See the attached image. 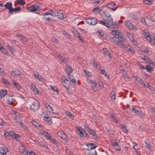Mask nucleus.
Returning a JSON list of instances; mask_svg holds the SVG:
<instances>
[{
	"mask_svg": "<svg viewBox=\"0 0 155 155\" xmlns=\"http://www.w3.org/2000/svg\"><path fill=\"white\" fill-rule=\"evenodd\" d=\"M112 34L113 37L111 39V41L115 45L119 46L125 41L123 35L119 31L115 30L112 31Z\"/></svg>",
	"mask_w": 155,
	"mask_h": 155,
	"instance_id": "1",
	"label": "nucleus"
},
{
	"mask_svg": "<svg viewBox=\"0 0 155 155\" xmlns=\"http://www.w3.org/2000/svg\"><path fill=\"white\" fill-rule=\"evenodd\" d=\"M28 101L30 103H32L30 108L31 110L34 112L37 111L40 107L39 102L36 100L35 98L31 97L28 99Z\"/></svg>",
	"mask_w": 155,
	"mask_h": 155,
	"instance_id": "2",
	"label": "nucleus"
},
{
	"mask_svg": "<svg viewBox=\"0 0 155 155\" xmlns=\"http://www.w3.org/2000/svg\"><path fill=\"white\" fill-rule=\"evenodd\" d=\"M4 135L5 136L9 135L12 137L14 138L17 141H19L21 140V137L19 135L16 134L14 132L11 130L8 133H5Z\"/></svg>",
	"mask_w": 155,
	"mask_h": 155,
	"instance_id": "3",
	"label": "nucleus"
},
{
	"mask_svg": "<svg viewBox=\"0 0 155 155\" xmlns=\"http://www.w3.org/2000/svg\"><path fill=\"white\" fill-rule=\"evenodd\" d=\"M39 9V6L34 5H32L28 7L27 8V10H29L30 12H35V13L37 14L39 13L38 11Z\"/></svg>",
	"mask_w": 155,
	"mask_h": 155,
	"instance_id": "4",
	"label": "nucleus"
},
{
	"mask_svg": "<svg viewBox=\"0 0 155 155\" xmlns=\"http://www.w3.org/2000/svg\"><path fill=\"white\" fill-rule=\"evenodd\" d=\"M86 21L89 25H94L98 22L97 19L95 18H88L86 19Z\"/></svg>",
	"mask_w": 155,
	"mask_h": 155,
	"instance_id": "5",
	"label": "nucleus"
},
{
	"mask_svg": "<svg viewBox=\"0 0 155 155\" xmlns=\"http://www.w3.org/2000/svg\"><path fill=\"white\" fill-rule=\"evenodd\" d=\"M61 79L63 80L62 82V85L67 89L70 86V84H71L70 81L68 79H66L64 76L62 77Z\"/></svg>",
	"mask_w": 155,
	"mask_h": 155,
	"instance_id": "6",
	"label": "nucleus"
},
{
	"mask_svg": "<svg viewBox=\"0 0 155 155\" xmlns=\"http://www.w3.org/2000/svg\"><path fill=\"white\" fill-rule=\"evenodd\" d=\"M103 17L104 18V20L109 21L110 22H113V18L110 15H108L105 12H103Z\"/></svg>",
	"mask_w": 155,
	"mask_h": 155,
	"instance_id": "7",
	"label": "nucleus"
},
{
	"mask_svg": "<svg viewBox=\"0 0 155 155\" xmlns=\"http://www.w3.org/2000/svg\"><path fill=\"white\" fill-rule=\"evenodd\" d=\"M80 132V137H87L88 138H89V135L86 133V131L83 128H81L78 129Z\"/></svg>",
	"mask_w": 155,
	"mask_h": 155,
	"instance_id": "8",
	"label": "nucleus"
},
{
	"mask_svg": "<svg viewBox=\"0 0 155 155\" xmlns=\"http://www.w3.org/2000/svg\"><path fill=\"white\" fill-rule=\"evenodd\" d=\"M106 7L114 11L116 10L117 8V6L116 5L115 3L113 2L107 4L106 5Z\"/></svg>",
	"mask_w": 155,
	"mask_h": 155,
	"instance_id": "9",
	"label": "nucleus"
},
{
	"mask_svg": "<svg viewBox=\"0 0 155 155\" xmlns=\"http://www.w3.org/2000/svg\"><path fill=\"white\" fill-rule=\"evenodd\" d=\"M124 43H122V44H120L119 46H121L122 48H123L124 50L127 51H132V49L131 47L129 45H127L124 44Z\"/></svg>",
	"mask_w": 155,
	"mask_h": 155,
	"instance_id": "10",
	"label": "nucleus"
},
{
	"mask_svg": "<svg viewBox=\"0 0 155 155\" xmlns=\"http://www.w3.org/2000/svg\"><path fill=\"white\" fill-rule=\"evenodd\" d=\"M21 9V8L20 6L18 7L15 8H12L11 9H10V11H8V14H12L14 12H16L19 11Z\"/></svg>",
	"mask_w": 155,
	"mask_h": 155,
	"instance_id": "11",
	"label": "nucleus"
},
{
	"mask_svg": "<svg viewBox=\"0 0 155 155\" xmlns=\"http://www.w3.org/2000/svg\"><path fill=\"white\" fill-rule=\"evenodd\" d=\"M98 22L99 23L102 24L103 25L106 26L108 28H110L111 26V25L110 24V23L106 21H104L101 20H99L98 21Z\"/></svg>",
	"mask_w": 155,
	"mask_h": 155,
	"instance_id": "12",
	"label": "nucleus"
},
{
	"mask_svg": "<svg viewBox=\"0 0 155 155\" xmlns=\"http://www.w3.org/2000/svg\"><path fill=\"white\" fill-rule=\"evenodd\" d=\"M86 146L88 147V148L86 149L88 150H91L92 149H95L97 147V146L95 143H90L87 144Z\"/></svg>",
	"mask_w": 155,
	"mask_h": 155,
	"instance_id": "13",
	"label": "nucleus"
},
{
	"mask_svg": "<svg viewBox=\"0 0 155 155\" xmlns=\"http://www.w3.org/2000/svg\"><path fill=\"white\" fill-rule=\"evenodd\" d=\"M63 11L61 10L58 11L57 12L56 16L58 18L61 19H62L64 18V17L63 15Z\"/></svg>",
	"mask_w": 155,
	"mask_h": 155,
	"instance_id": "14",
	"label": "nucleus"
},
{
	"mask_svg": "<svg viewBox=\"0 0 155 155\" xmlns=\"http://www.w3.org/2000/svg\"><path fill=\"white\" fill-rule=\"evenodd\" d=\"M58 57L59 58V59L64 64H66L68 61V59L65 57H64L63 56L60 55H57Z\"/></svg>",
	"mask_w": 155,
	"mask_h": 155,
	"instance_id": "15",
	"label": "nucleus"
},
{
	"mask_svg": "<svg viewBox=\"0 0 155 155\" xmlns=\"http://www.w3.org/2000/svg\"><path fill=\"white\" fill-rule=\"evenodd\" d=\"M73 70V69L71 66H66L65 71L68 74V75L72 72Z\"/></svg>",
	"mask_w": 155,
	"mask_h": 155,
	"instance_id": "16",
	"label": "nucleus"
},
{
	"mask_svg": "<svg viewBox=\"0 0 155 155\" xmlns=\"http://www.w3.org/2000/svg\"><path fill=\"white\" fill-rule=\"evenodd\" d=\"M7 90L5 89H3L0 91V98H2L5 97L7 94Z\"/></svg>",
	"mask_w": 155,
	"mask_h": 155,
	"instance_id": "17",
	"label": "nucleus"
},
{
	"mask_svg": "<svg viewBox=\"0 0 155 155\" xmlns=\"http://www.w3.org/2000/svg\"><path fill=\"white\" fill-rule=\"evenodd\" d=\"M126 25L128 26L129 29H132L134 27L133 24L129 21H127L125 23Z\"/></svg>",
	"mask_w": 155,
	"mask_h": 155,
	"instance_id": "18",
	"label": "nucleus"
},
{
	"mask_svg": "<svg viewBox=\"0 0 155 155\" xmlns=\"http://www.w3.org/2000/svg\"><path fill=\"white\" fill-rule=\"evenodd\" d=\"M5 8L6 9H8L9 11L12 8V3L10 2H7L4 5Z\"/></svg>",
	"mask_w": 155,
	"mask_h": 155,
	"instance_id": "19",
	"label": "nucleus"
},
{
	"mask_svg": "<svg viewBox=\"0 0 155 155\" xmlns=\"http://www.w3.org/2000/svg\"><path fill=\"white\" fill-rule=\"evenodd\" d=\"M6 99L8 100V102L9 104L12 105L13 104V101L14 99L12 97V96H9L8 97H6Z\"/></svg>",
	"mask_w": 155,
	"mask_h": 155,
	"instance_id": "20",
	"label": "nucleus"
},
{
	"mask_svg": "<svg viewBox=\"0 0 155 155\" xmlns=\"http://www.w3.org/2000/svg\"><path fill=\"white\" fill-rule=\"evenodd\" d=\"M68 78L72 83H74L76 82V80L74 79V77L73 75L71 74H69L68 75Z\"/></svg>",
	"mask_w": 155,
	"mask_h": 155,
	"instance_id": "21",
	"label": "nucleus"
},
{
	"mask_svg": "<svg viewBox=\"0 0 155 155\" xmlns=\"http://www.w3.org/2000/svg\"><path fill=\"white\" fill-rule=\"evenodd\" d=\"M45 106L48 111L51 112L53 111V110L52 108L48 104L46 103L45 104Z\"/></svg>",
	"mask_w": 155,
	"mask_h": 155,
	"instance_id": "22",
	"label": "nucleus"
},
{
	"mask_svg": "<svg viewBox=\"0 0 155 155\" xmlns=\"http://www.w3.org/2000/svg\"><path fill=\"white\" fill-rule=\"evenodd\" d=\"M103 50L104 52L105 55L108 56L110 58L112 57L110 56V53L108 51L107 48H104L103 49Z\"/></svg>",
	"mask_w": 155,
	"mask_h": 155,
	"instance_id": "23",
	"label": "nucleus"
},
{
	"mask_svg": "<svg viewBox=\"0 0 155 155\" xmlns=\"http://www.w3.org/2000/svg\"><path fill=\"white\" fill-rule=\"evenodd\" d=\"M0 50L3 53L6 54L7 55H8V52L7 50L3 48L2 46L0 45Z\"/></svg>",
	"mask_w": 155,
	"mask_h": 155,
	"instance_id": "24",
	"label": "nucleus"
},
{
	"mask_svg": "<svg viewBox=\"0 0 155 155\" xmlns=\"http://www.w3.org/2000/svg\"><path fill=\"white\" fill-rule=\"evenodd\" d=\"M7 48L9 49V50L10 51L11 53L13 54L15 52L14 49L8 44L7 45Z\"/></svg>",
	"mask_w": 155,
	"mask_h": 155,
	"instance_id": "25",
	"label": "nucleus"
},
{
	"mask_svg": "<svg viewBox=\"0 0 155 155\" xmlns=\"http://www.w3.org/2000/svg\"><path fill=\"white\" fill-rule=\"evenodd\" d=\"M136 115H137L140 118H143V117L144 116V114L143 112L141 111H138V112H137L136 114Z\"/></svg>",
	"mask_w": 155,
	"mask_h": 155,
	"instance_id": "26",
	"label": "nucleus"
},
{
	"mask_svg": "<svg viewBox=\"0 0 155 155\" xmlns=\"http://www.w3.org/2000/svg\"><path fill=\"white\" fill-rule=\"evenodd\" d=\"M146 69L148 71L150 72H152L153 70V68L150 65H147L146 66Z\"/></svg>",
	"mask_w": 155,
	"mask_h": 155,
	"instance_id": "27",
	"label": "nucleus"
},
{
	"mask_svg": "<svg viewBox=\"0 0 155 155\" xmlns=\"http://www.w3.org/2000/svg\"><path fill=\"white\" fill-rule=\"evenodd\" d=\"M8 151V150L7 148L5 147L4 148H0V152H3L4 153H6Z\"/></svg>",
	"mask_w": 155,
	"mask_h": 155,
	"instance_id": "28",
	"label": "nucleus"
},
{
	"mask_svg": "<svg viewBox=\"0 0 155 155\" xmlns=\"http://www.w3.org/2000/svg\"><path fill=\"white\" fill-rule=\"evenodd\" d=\"M143 35L144 37L146 38H147L148 37L149 38H150V34L147 31H146L143 32Z\"/></svg>",
	"mask_w": 155,
	"mask_h": 155,
	"instance_id": "29",
	"label": "nucleus"
},
{
	"mask_svg": "<svg viewBox=\"0 0 155 155\" xmlns=\"http://www.w3.org/2000/svg\"><path fill=\"white\" fill-rule=\"evenodd\" d=\"M121 127L123 129V131L124 132L126 133H127L128 132V130L127 129V127L125 125L123 124L122 125Z\"/></svg>",
	"mask_w": 155,
	"mask_h": 155,
	"instance_id": "30",
	"label": "nucleus"
},
{
	"mask_svg": "<svg viewBox=\"0 0 155 155\" xmlns=\"http://www.w3.org/2000/svg\"><path fill=\"white\" fill-rule=\"evenodd\" d=\"M72 31L75 36L77 38L80 37V35L79 34L77 31L75 30L74 28V30H72Z\"/></svg>",
	"mask_w": 155,
	"mask_h": 155,
	"instance_id": "31",
	"label": "nucleus"
},
{
	"mask_svg": "<svg viewBox=\"0 0 155 155\" xmlns=\"http://www.w3.org/2000/svg\"><path fill=\"white\" fill-rule=\"evenodd\" d=\"M91 63L92 65V66L95 67H97V64L96 62V61L94 59H92V60L91 61Z\"/></svg>",
	"mask_w": 155,
	"mask_h": 155,
	"instance_id": "32",
	"label": "nucleus"
},
{
	"mask_svg": "<svg viewBox=\"0 0 155 155\" xmlns=\"http://www.w3.org/2000/svg\"><path fill=\"white\" fill-rule=\"evenodd\" d=\"M17 2L21 5H24L25 4V2L24 0H17Z\"/></svg>",
	"mask_w": 155,
	"mask_h": 155,
	"instance_id": "33",
	"label": "nucleus"
},
{
	"mask_svg": "<svg viewBox=\"0 0 155 155\" xmlns=\"http://www.w3.org/2000/svg\"><path fill=\"white\" fill-rule=\"evenodd\" d=\"M130 17L131 18H132L133 19H135V20L137 19L138 17L137 15H135L133 13H131L130 15Z\"/></svg>",
	"mask_w": 155,
	"mask_h": 155,
	"instance_id": "34",
	"label": "nucleus"
},
{
	"mask_svg": "<svg viewBox=\"0 0 155 155\" xmlns=\"http://www.w3.org/2000/svg\"><path fill=\"white\" fill-rule=\"evenodd\" d=\"M116 97V93L114 91H112L110 94V97L112 99L115 100Z\"/></svg>",
	"mask_w": 155,
	"mask_h": 155,
	"instance_id": "35",
	"label": "nucleus"
},
{
	"mask_svg": "<svg viewBox=\"0 0 155 155\" xmlns=\"http://www.w3.org/2000/svg\"><path fill=\"white\" fill-rule=\"evenodd\" d=\"M90 134L92 135L95 138L97 137V134H96L95 131L93 130H91V134Z\"/></svg>",
	"mask_w": 155,
	"mask_h": 155,
	"instance_id": "36",
	"label": "nucleus"
},
{
	"mask_svg": "<svg viewBox=\"0 0 155 155\" xmlns=\"http://www.w3.org/2000/svg\"><path fill=\"white\" fill-rule=\"evenodd\" d=\"M63 134H62V135L61 138L64 140L65 142H68V139L66 137V135L64 134V133H63Z\"/></svg>",
	"mask_w": 155,
	"mask_h": 155,
	"instance_id": "37",
	"label": "nucleus"
},
{
	"mask_svg": "<svg viewBox=\"0 0 155 155\" xmlns=\"http://www.w3.org/2000/svg\"><path fill=\"white\" fill-rule=\"evenodd\" d=\"M31 123L35 127H36L38 128L39 126V124L35 120H32Z\"/></svg>",
	"mask_w": 155,
	"mask_h": 155,
	"instance_id": "38",
	"label": "nucleus"
},
{
	"mask_svg": "<svg viewBox=\"0 0 155 155\" xmlns=\"http://www.w3.org/2000/svg\"><path fill=\"white\" fill-rule=\"evenodd\" d=\"M48 114H47V116H46L44 117V118H45L46 120L49 123H50V124L51 123V118L50 117H49L48 116Z\"/></svg>",
	"mask_w": 155,
	"mask_h": 155,
	"instance_id": "39",
	"label": "nucleus"
},
{
	"mask_svg": "<svg viewBox=\"0 0 155 155\" xmlns=\"http://www.w3.org/2000/svg\"><path fill=\"white\" fill-rule=\"evenodd\" d=\"M100 11V9L98 7H96L93 10V12L94 13L99 12Z\"/></svg>",
	"mask_w": 155,
	"mask_h": 155,
	"instance_id": "40",
	"label": "nucleus"
},
{
	"mask_svg": "<svg viewBox=\"0 0 155 155\" xmlns=\"http://www.w3.org/2000/svg\"><path fill=\"white\" fill-rule=\"evenodd\" d=\"M88 155H97L95 150L90 151L88 153Z\"/></svg>",
	"mask_w": 155,
	"mask_h": 155,
	"instance_id": "41",
	"label": "nucleus"
},
{
	"mask_svg": "<svg viewBox=\"0 0 155 155\" xmlns=\"http://www.w3.org/2000/svg\"><path fill=\"white\" fill-rule=\"evenodd\" d=\"M143 2L145 4L150 5L152 2L151 0H143Z\"/></svg>",
	"mask_w": 155,
	"mask_h": 155,
	"instance_id": "42",
	"label": "nucleus"
},
{
	"mask_svg": "<svg viewBox=\"0 0 155 155\" xmlns=\"http://www.w3.org/2000/svg\"><path fill=\"white\" fill-rule=\"evenodd\" d=\"M15 118L16 121L17 122H18L19 124V125L20 124L21 125V126L22 125L23 123L21 121V120H20V119L18 118V117H17V118H16V117H15Z\"/></svg>",
	"mask_w": 155,
	"mask_h": 155,
	"instance_id": "43",
	"label": "nucleus"
},
{
	"mask_svg": "<svg viewBox=\"0 0 155 155\" xmlns=\"http://www.w3.org/2000/svg\"><path fill=\"white\" fill-rule=\"evenodd\" d=\"M20 73L18 70H17L16 71H14V75H13L14 77H15V75H20Z\"/></svg>",
	"mask_w": 155,
	"mask_h": 155,
	"instance_id": "44",
	"label": "nucleus"
},
{
	"mask_svg": "<svg viewBox=\"0 0 155 155\" xmlns=\"http://www.w3.org/2000/svg\"><path fill=\"white\" fill-rule=\"evenodd\" d=\"M90 83H91V87H95L96 84V83L93 80L90 81Z\"/></svg>",
	"mask_w": 155,
	"mask_h": 155,
	"instance_id": "45",
	"label": "nucleus"
},
{
	"mask_svg": "<svg viewBox=\"0 0 155 155\" xmlns=\"http://www.w3.org/2000/svg\"><path fill=\"white\" fill-rule=\"evenodd\" d=\"M44 135L46 137L47 139H50L51 137L50 136L48 132H45Z\"/></svg>",
	"mask_w": 155,
	"mask_h": 155,
	"instance_id": "46",
	"label": "nucleus"
},
{
	"mask_svg": "<svg viewBox=\"0 0 155 155\" xmlns=\"http://www.w3.org/2000/svg\"><path fill=\"white\" fill-rule=\"evenodd\" d=\"M21 153H23L25 155H28V153L27 151V150L23 148L22 149Z\"/></svg>",
	"mask_w": 155,
	"mask_h": 155,
	"instance_id": "47",
	"label": "nucleus"
},
{
	"mask_svg": "<svg viewBox=\"0 0 155 155\" xmlns=\"http://www.w3.org/2000/svg\"><path fill=\"white\" fill-rule=\"evenodd\" d=\"M2 81H3V83L5 84H9L8 82L6 80V79L3 78L2 79Z\"/></svg>",
	"mask_w": 155,
	"mask_h": 155,
	"instance_id": "48",
	"label": "nucleus"
},
{
	"mask_svg": "<svg viewBox=\"0 0 155 155\" xmlns=\"http://www.w3.org/2000/svg\"><path fill=\"white\" fill-rule=\"evenodd\" d=\"M51 87V89L54 91V92H56V93L58 92V90L56 87Z\"/></svg>",
	"mask_w": 155,
	"mask_h": 155,
	"instance_id": "49",
	"label": "nucleus"
},
{
	"mask_svg": "<svg viewBox=\"0 0 155 155\" xmlns=\"http://www.w3.org/2000/svg\"><path fill=\"white\" fill-rule=\"evenodd\" d=\"M132 110L134 112L135 114L137 113V112H138V110L135 108V107L134 106H132Z\"/></svg>",
	"mask_w": 155,
	"mask_h": 155,
	"instance_id": "50",
	"label": "nucleus"
},
{
	"mask_svg": "<svg viewBox=\"0 0 155 155\" xmlns=\"http://www.w3.org/2000/svg\"><path fill=\"white\" fill-rule=\"evenodd\" d=\"M63 133L64 132H63L62 131H60L57 133V135L61 137H62Z\"/></svg>",
	"mask_w": 155,
	"mask_h": 155,
	"instance_id": "51",
	"label": "nucleus"
},
{
	"mask_svg": "<svg viewBox=\"0 0 155 155\" xmlns=\"http://www.w3.org/2000/svg\"><path fill=\"white\" fill-rule=\"evenodd\" d=\"M49 140H50L54 144H56V143H57V141L53 138H51V137L50 139H49Z\"/></svg>",
	"mask_w": 155,
	"mask_h": 155,
	"instance_id": "52",
	"label": "nucleus"
},
{
	"mask_svg": "<svg viewBox=\"0 0 155 155\" xmlns=\"http://www.w3.org/2000/svg\"><path fill=\"white\" fill-rule=\"evenodd\" d=\"M32 90L34 93H35L37 94H38L39 92V91L36 87L34 88V89Z\"/></svg>",
	"mask_w": 155,
	"mask_h": 155,
	"instance_id": "53",
	"label": "nucleus"
},
{
	"mask_svg": "<svg viewBox=\"0 0 155 155\" xmlns=\"http://www.w3.org/2000/svg\"><path fill=\"white\" fill-rule=\"evenodd\" d=\"M120 71L122 72V74H124L125 73V70H124V68L123 66H120Z\"/></svg>",
	"mask_w": 155,
	"mask_h": 155,
	"instance_id": "54",
	"label": "nucleus"
},
{
	"mask_svg": "<svg viewBox=\"0 0 155 155\" xmlns=\"http://www.w3.org/2000/svg\"><path fill=\"white\" fill-rule=\"evenodd\" d=\"M84 127L87 131L88 130H90L91 129L87 124H85L84 125Z\"/></svg>",
	"mask_w": 155,
	"mask_h": 155,
	"instance_id": "55",
	"label": "nucleus"
},
{
	"mask_svg": "<svg viewBox=\"0 0 155 155\" xmlns=\"http://www.w3.org/2000/svg\"><path fill=\"white\" fill-rule=\"evenodd\" d=\"M34 75L36 79H38V77L39 75L38 72H34Z\"/></svg>",
	"mask_w": 155,
	"mask_h": 155,
	"instance_id": "56",
	"label": "nucleus"
},
{
	"mask_svg": "<svg viewBox=\"0 0 155 155\" xmlns=\"http://www.w3.org/2000/svg\"><path fill=\"white\" fill-rule=\"evenodd\" d=\"M38 79L40 81L43 82L44 81V79L41 75H39Z\"/></svg>",
	"mask_w": 155,
	"mask_h": 155,
	"instance_id": "57",
	"label": "nucleus"
},
{
	"mask_svg": "<svg viewBox=\"0 0 155 155\" xmlns=\"http://www.w3.org/2000/svg\"><path fill=\"white\" fill-rule=\"evenodd\" d=\"M112 144L114 147H117V146L119 145L117 142H113L112 143Z\"/></svg>",
	"mask_w": 155,
	"mask_h": 155,
	"instance_id": "58",
	"label": "nucleus"
},
{
	"mask_svg": "<svg viewBox=\"0 0 155 155\" xmlns=\"http://www.w3.org/2000/svg\"><path fill=\"white\" fill-rule=\"evenodd\" d=\"M84 72L85 74L88 76H89V74L90 73L86 70H84Z\"/></svg>",
	"mask_w": 155,
	"mask_h": 155,
	"instance_id": "59",
	"label": "nucleus"
},
{
	"mask_svg": "<svg viewBox=\"0 0 155 155\" xmlns=\"http://www.w3.org/2000/svg\"><path fill=\"white\" fill-rule=\"evenodd\" d=\"M16 88L18 90H19L21 88V86L18 83L16 86H15Z\"/></svg>",
	"mask_w": 155,
	"mask_h": 155,
	"instance_id": "60",
	"label": "nucleus"
},
{
	"mask_svg": "<svg viewBox=\"0 0 155 155\" xmlns=\"http://www.w3.org/2000/svg\"><path fill=\"white\" fill-rule=\"evenodd\" d=\"M141 22L143 24H145V25H146V22L145 21V20L144 18H141Z\"/></svg>",
	"mask_w": 155,
	"mask_h": 155,
	"instance_id": "61",
	"label": "nucleus"
},
{
	"mask_svg": "<svg viewBox=\"0 0 155 155\" xmlns=\"http://www.w3.org/2000/svg\"><path fill=\"white\" fill-rule=\"evenodd\" d=\"M51 40L53 42L57 43L58 40L54 37H52Z\"/></svg>",
	"mask_w": 155,
	"mask_h": 155,
	"instance_id": "62",
	"label": "nucleus"
},
{
	"mask_svg": "<svg viewBox=\"0 0 155 155\" xmlns=\"http://www.w3.org/2000/svg\"><path fill=\"white\" fill-rule=\"evenodd\" d=\"M17 36L18 37H19L20 38H21V39H23V37H25V36H23V35H22L21 34H19L18 35H17Z\"/></svg>",
	"mask_w": 155,
	"mask_h": 155,
	"instance_id": "63",
	"label": "nucleus"
},
{
	"mask_svg": "<svg viewBox=\"0 0 155 155\" xmlns=\"http://www.w3.org/2000/svg\"><path fill=\"white\" fill-rule=\"evenodd\" d=\"M114 148L117 150L120 151V148L119 145H118L117 147H115Z\"/></svg>",
	"mask_w": 155,
	"mask_h": 155,
	"instance_id": "64",
	"label": "nucleus"
}]
</instances>
